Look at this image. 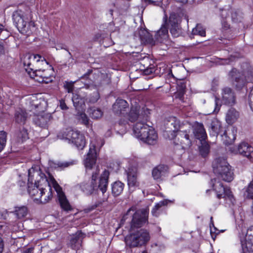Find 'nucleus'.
I'll return each mask as SVG.
<instances>
[{"label":"nucleus","mask_w":253,"mask_h":253,"mask_svg":"<svg viewBox=\"0 0 253 253\" xmlns=\"http://www.w3.org/2000/svg\"><path fill=\"white\" fill-rule=\"evenodd\" d=\"M168 25L170 33L173 37H177L181 33V29L177 20L170 18Z\"/></svg>","instance_id":"a878e982"},{"label":"nucleus","mask_w":253,"mask_h":253,"mask_svg":"<svg viewBox=\"0 0 253 253\" xmlns=\"http://www.w3.org/2000/svg\"><path fill=\"white\" fill-rule=\"evenodd\" d=\"M164 125L165 129L164 135L169 139H174L176 137V133L184 127V125H181L179 120L173 116L168 118L165 121Z\"/></svg>","instance_id":"1a4fd4ad"},{"label":"nucleus","mask_w":253,"mask_h":253,"mask_svg":"<svg viewBox=\"0 0 253 253\" xmlns=\"http://www.w3.org/2000/svg\"><path fill=\"white\" fill-rule=\"evenodd\" d=\"M97 153L95 150V144L91 143L89 151L86 155L84 161V165L86 169H92L93 166L96 163Z\"/></svg>","instance_id":"a211bd4d"},{"label":"nucleus","mask_w":253,"mask_h":253,"mask_svg":"<svg viewBox=\"0 0 253 253\" xmlns=\"http://www.w3.org/2000/svg\"><path fill=\"white\" fill-rule=\"evenodd\" d=\"M127 177V184L129 190L133 191L135 188L138 186L139 182L137 181V172L136 169L133 167L129 168L126 171Z\"/></svg>","instance_id":"2eb2a0df"},{"label":"nucleus","mask_w":253,"mask_h":253,"mask_svg":"<svg viewBox=\"0 0 253 253\" xmlns=\"http://www.w3.org/2000/svg\"><path fill=\"white\" fill-rule=\"evenodd\" d=\"M210 228H211V230H210V232H211V237L214 240L215 238H216V235L219 233V232H218L217 233H216V231H218V229L214 226V224H213V222L212 221L210 224Z\"/></svg>","instance_id":"8fccbe9b"},{"label":"nucleus","mask_w":253,"mask_h":253,"mask_svg":"<svg viewBox=\"0 0 253 253\" xmlns=\"http://www.w3.org/2000/svg\"><path fill=\"white\" fill-rule=\"evenodd\" d=\"M99 170L96 169L95 171H93L92 174L91 183H95V181L97 179V176L99 174Z\"/></svg>","instance_id":"603ef678"},{"label":"nucleus","mask_w":253,"mask_h":253,"mask_svg":"<svg viewBox=\"0 0 253 253\" xmlns=\"http://www.w3.org/2000/svg\"><path fill=\"white\" fill-rule=\"evenodd\" d=\"M48 70L42 69V68L38 67L36 69H35L33 72V75L30 74L32 78H34L33 76H35L36 77H39L40 79H36V80L40 83H48L52 81L50 78V75L48 74Z\"/></svg>","instance_id":"6ab92c4d"},{"label":"nucleus","mask_w":253,"mask_h":253,"mask_svg":"<svg viewBox=\"0 0 253 253\" xmlns=\"http://www.w3.org/2000/svg\"><path fill=\"white\" fill-rule=\"evenodd\" d=\"M219 80L218 79L214 78L212 80V84L213 87L217 86L218 84Z\"/></svg>","instance_id":"052dcab7"},{"label":"nucleus","mask_w":253,"mask_h":253,"mask_svg":"<svg viewBox=\"0 0 253 253\" xmlns=\"http://www.w3.org/2000/svg\"><path fill=\"white\" fill-rule=\"evenodd\" d=\"M156 40L159 42H163L164 40L168 37V26L167 20L162 25L161 28L158 30L155 35Z\"/></svg>","instance_id":"393cba45"},{"label":"nucleus","mask_w":253,"mask_h":253,"mask_svg":"<svg viewBox=\"0 0 253 253\" xmlns=\"http://www.w3.org/2000/svg\"><path fill=\"white\" fill-rule=\"evenodd\" d=\"M231 14V19L233 22H241L243 19V13L239 9L230 8L228 10L222 9L221 12V17L222 18H226L228 13Z\"/></svg>","instance_id":"f3484780"},{"label":"nucleus","mask_w":253,"mask_h":253,"mask_svg":"<svg viewBox=\"0 0 253 253\" xmlns=\"http://www.w3.org/2000/svg\"><path fill=\"white\" fill-rule=\"evenodd\" d=\"M210 128L211 135L216 136L222 131V129L223 128L221 123L216 119L212 121Z\"/></svg>","instance_id":"2f4dec72"},{"label":"nucleus","mask_w":253,"mask_h":253,"mask_svg":"<svg viewBox=\"0 0 253 253\" xmlns=\"http://www.w3.org/2000/svg\"><path fill=\"white\" fill-rule=\"evenodd\" d=\"M99 97V93L97 91H95L90 95L89 98V102L91 103H94L98 101Z\"/></svg>","instance_id":"de8ad7c7"},{"label":"nucleus","mask_w":253,"mask_h":253,"mask_svg":"<svg viewBox=\"0 0 253 253\" xmlns=\"http://www.w3.org/2000/svg\"><path fill=\"white\" fill-rule=\"evenodd\" d=\"M180 90L181 92L183 93L185 91V89L186 88V85L184 83H180Z\"/></svg>","instance_id":"680f3d73"},{"label":"nucleus","mask_w":253,"mask_h":253,"mask_svg":"<svg viewBox=\"0 0 253 253\" xmlns=\"http://www.w3.org/2000/svg\"><path fill=\"white\" fill-rule=\"evenodd\" d=\"M49 175L47 179L37 166L28 170V191L35 200H40L42 204L48 203L52 198L51 185L56 191L58 203L62 209L68 212L73 210L61 186L54 177Z\"/></svg>","instance_id":"f257e3e1"},{"label":"nucleus","mask_w":253,"mask_h":253,"mask_svg":"<svg viewBox=\"0 0 253 253\" xmlns=\"http://www.w3.org/2000/svg\"><path fill=\"white\" fill-rule=\"evenodd\" d=\"M57 137L61 139H64L69 143L74 145L78 149L82 150L85 145V140L84 135L78 130L66 129L59 132Z\"/></svg>","instance_id":"423d86ee"},{"label":"nucleus","mask_w":253,"mask_h":253,"mask_svg":"<svg viewBox=\"0 0 253 253\" xmlns=\"http://www.w3.org/2000/svg\"><path fill=\"white\" fill-rule=\"evenodd\" d=\"M139 36L141 40L152 45L155 44V41L152 36L145 29H141L139 31Z\"/></svg>","instance_id":"c756f323"},{"label":"nucleus","mask_w":253,"mask_h":253,"mask_svg":"<svg viewBox=\"0 0 253 253\" xmlns=\"http://www.w3.org/2000/svg\"><path fill=\"white\" fill-rule=\"evenodd\" d=\"M124 188V184L120 181L113 183L112 185V193L114 196L120 195Z\"/></svg>","instance_id":"c9c22d12"},{"label":"nucleus","mask_w":253,"mask_h":253,"mask_svg":"<svg viewBox=\"0 0 253 253\" xmlns=\"http://www.w3.org/2000/svg\"><path fill=\"white\" fill-rule=\"evenodd\" d=\"M216 181L215 179L211 180V184L214 188V190L216 193V196L218 199L224 198L225 200H228L232 204H234L235 199L230 189L228 187H225L223 184L220 182Z\"/></svg>","instance_id":"9d476101"},{"label":"nucleus","mask_w":253,"mask_h":253,"mask_svg":"<svg viewBox=\"0 0 253 253\" xmlns=\"http://www.w3.org/2000/svg\"><path fill=\"white\" fill-rule=\"evenodd\" d=\"M243 74L247 77L251 81L253 82V66H251L248 63H244L242 65Z\"/></svg>","instance_id":"f704fd0d"},{"label":"nucleus","mask_w":253,"mask_h":253,"mask_svg":"<svg viewBox=\"0 0 253 253\" xmlns=\"http://www.w3.org/2000/svg\"><path fill=\"white\" fill-rule=\"evenodd\" d=\"M245 248L249 252H253V236L246 238Z\"/></svg>","instance_id":"37998d69"},{"label":"nucleus","mask_w":253,"mask_h":253,"mask_svg":"<svg viewBox=\"0 0 253 253\" xmlns=\"http://www.w3.org/2000/svg\"><path fill=\"white\" fill-rule=\"evenodd\" d=\"M192 34L193 35H199L201 37H205L206 36V31L201 25L197 24L196 27L192 30Z\"/></svg>","instance_id":"58836bf2"},{"label":"nucleus","mask_w":253,"mask_h":253,"mask_svg":"<svg viewBox=\"0 0 253 253\" xmlns=\"http://www.w3.org/2000/svg\"><path fill=\"white\" fill-rule=\"evenodd\" d=\"M14 24L22 34H26L29 31V26H27V21L25 20L24 12L21 10L15 11L12 14Z\"/></svg>","instance_id":"9b49d317"},{"label":"nucleus","mask_w":253,"mask_h":253,"mask_svg":"<svg viewBox=\"0 0 253 253\" xmlns=\"http://www.w3.org/2000/svg\"><path fill=\"white\" fill-rule=\"evenodd\" d=\"M238 151L241 155L249 157L253 152V147L247 143L242 142L239 145Z\"/></svg>","instance_id":"7c9ffc66"},{"label":"nucleus","mask_w":253,"mask_h":253,"mask_svg":"<svg viewBox=\"0 0 253 253\" xmlns=\"http://www.w3.org/2000/svg\"><path fill=\"white\" fill-rule=\"evenodd\" d=\"M222 101L226 105L233 106L236 103V95L233 90L228 86L221 89Z\"/></svg>","instance_id":"4468645a"},{"label":"nucleus","mask_w":253,"mask_h":253,"mask_svg":"<svg viewBox=\"0 0 253 253\" xmlns=\"http://www.w3.org/2000/svg\"><path fill=\"white\" fill-rule=\"evenodd\" d=\"M239 114L234 108H231L228 110L226 116V121L228 124H232L238 118Z\"/></svg>","instance_id":"473e14b6"},{"label":"nucleus","mask_w":253,"mask_h":253,"mask_svg":"<svg viewBox=\"0 0 253 253\" xmlns=\"http://www.w3.org/2000/svg\"><path fill=\"white\" fill-rule=\"evenodd\" d=\"M127 124H128L127 120L125 119H121L118 123V125L123 126L126 125Z\"/></svg>","instance_id":"4d7b16f0"},{"label":"nucleus","mask_w":253,"mask_h":253,"mask_svg":"<svg viewBox=\"0 0 253 253\" xmlns=\"http://www.w3.org/2000/svg\"><path fill=\"white\" fill-rule=\"evenodd\" d=\"M89 117L94 120L101 119L103 115V111L99 108L93 107L89 108L87 110Z\"/></svg>","instance_id":"72a5a7b5"},{"label":"nucleus","mask_w":253,"mask_h":253,"mask_svg":"<svg viewBox=\"0 0 253 253\" xmlns=\"http://www.w3.org/2000/svg\"><path fill=\"white\" fill-rule=\"evenodd\" d=\"M79 120L82 122V123L86 126L88 127L89 125V120L87 115L83 112L79 113Z\"/></svg>","instance_id":"a19ab883"},{"label":"nucleus","mask_w":253,"mask_h":253,"mask_svg":"<svg viewBox=\"0 0 253 253\" xmlns=\"http://www.w3.org/2000/svg\"><path fill=\"white\" fill-rule=\"evenodd\" d=\"M140 111H141V112H142L140 110L139 106H136L135 107H132L127 115L128 121L132 123L135 122L138 119H141L142 118V115L140 114Z\"/></svg>","instance_id":"c85d7f7f"},{"label":"nucleus","mask_w":253,"mask_h":253,"mask_svg":"<svg viewBox=\"0 0 253 253\" xmlns=\"http://www.w3.org/2000/svg\"><path fill=\"white\" fill-rule=\"evenodd\" d=\"M33 248H29L24 250L22 253H33Z\"/></svg>","instance_id":"0e129e2a"},{"label":"nucleus","mask_w":253,"mask_h":253,"mask_svg":"<svg viewBox=\"0 0 253 253\" xmlns=\"http://www.w3.org/2000/svg\"><path fill=\"white\" fill-rule=\"evenodd\" d=\"M18 136L21 138L22 141L26 140L29 138L27 130L24 127H23L20 130Z\"/></svg>","instance_id":"09e8293b"},{"label":"nucleus","mask_w":253,"mask_h":253,"mask_svg":"<svg viewBox=\"0 0 253 253\" xmlns=\"http://www.w3.org/2000/svg\"><path fill=\"white\" fill-rule=\"evenodd\" d=\"M153 61L149 57H144L139 62V69L145 75H150L155 71V66L153 63Z\"/></svg>","instance_id":"dca6fc26"},{"label":"nucleus","mask_w":253,"mask_h":253,"mask_svg":"<svg viewBox=\"0 0 253 253\" xmlns=\"http://www.w3.org/2000/svg\"><path fill=\"white\" fill-rule=\"evenodd\" d=\"M249 103L251 110L253 111V85L249 95Z\"/></svg>","instance_id":"3c124183"},{"label":"nucleus","mask_w":253,"mask_h":253,"mask_svg":"<svg viewBox=\"0 0 253 253\" xmlns=\"http://www.w3.org/2000/svg\"><path fill=\"white\" fill-rule=\"evenodd\" d=\"M92 70H88L86 73L84 74L83 76L81 77V79H88V76L89 75L92 73Z\"/></svg>","instance_id":"13d9d810"},{"label":"nucleus","mask_w":253,"mask_h":253,"mask_svg":"<svg viewBox=\"0 0 253 253\" xmlns=\"http://www.w3.org/2000/svg\"><path fill=\"white\" fill-rule=\"evenodd\" d=\"M168 171V167L164 165H160L152 170V176L155 179H159L165 176Z\"/></svg>","instance_id":"bb28decb"},{"label":"nucleus","mask_w":253,"mask_h":253,"mask_svg":"<svg viewBox=\"0 0 253 253\" xmlns=\"http://www.w3.org/2000/svg\"><path fill=\"white\" fill-rule=\"evenodd\" d=\"M73 105L76 110L82 111L84 109L85 104L84 99L77 94H73L72 98Z\"/></svg>","instance_id":"cd10ccee"},{"label":"nucleus","mask_w":253,"mask_h":253,"mask_svg":"<svg viewBox=\"0 0 253 253\" xmlns=\"http://www.w3.org/2000/svg\"><path fill=\"white\" fill-rule=\"evenodd\" d=\"M135 136L149 145H154L157 142V134L154 129L144 123L138 122L133 126Z\"/></svg>","instance_id":"f03ea898"},{"label":"nucleus","mask_w":253,"mask_h":253,"mask_svg":"<svg viewBox=\"0 0 253 253\" xmlns=\"http://www.w3.org/2000/svg\"><path fill=\"white\" fill-rule=\"evenodd\" d=\"M4 244L2 240L0 237V253H2L3 250Z\"/></svg>","instance_id":"e2e57ef3"},{"label":"nucleus","mask_w":253,"mask_h":253,"mask_svg":"<svg viewBox=\"0 0 253 253\" xmlns=\"http://www.w3.org/2000/svg\"><path fill=\"white\" fill-rule=\"evenodd\" d=\"M149 232L141 229L126 235L125 238L126 247L129 248H140L145 246L150 240Z\"/></svg>","instance_id":"7ed1b4c3"},{"label":"nucleus","mask_w":253,"mask_h":253,"mask_svg":"<svg viewBox=\"0 0 253 253\" xmlns=\"http://www.w3.org/2000/svg\"><path fill=\"white\" fill-rule=\"evenodd\" d=\"M213 171L217 176L226 182H230L233 179V172L226 160L223 158L215 159L212 163Z\"/></svg>","instance_id":"20e7f679"},{"label":"nucleus","mask_w":253,"mask_h":253,"mask_svg":"<svg viewBox=\"0 0 253 253\" xmlns=\"http://www.w3.org/2000/svg\"><path fill=\"white\" fill-rule=\"evenodd\" d=\"M237 129L232 127L231 130H225L223 134H221L223 143L226 145L232 144L236 139Z\"/></svg>","instance_id":"4be33fe9"},{"label":"nucleus","mask_w":253,"mask_h":253,"mask_svg":"<svg viewBox=\"0 0 253 253\" xmlns=\"http://www.w3.org/2000/svg\"><path fill=\"white\" fill-rule=\"evenodd\" d=\"M157 2L156 1H154L153 0H149L146 4H152L154 5H157Z\"/></svg>","instance_id":"338daca9"},{"label":"nucleus","mask_w":253,"mask_h":253,"mask_svg":"<svg viewBox=\"0 0 253 253\" xmlns=\"http://www.w3.org/2000/svg\"><path fill=\"white\" fill-rule=\"evenodd\" d=\"M59 106L62 110H66L68 109V107L66 105L65 101L63 99H61L59 101Z\"/></svg>","instance_id":"864d4df0"},{"label":"nucleus","mask_w":253,"mask_h":253,"mask_svg":"<svg viewBox=\"0 0 253 253\" xmlns=\"http://www.w3.org/2000/svg\"><path fill=\"white\" fill-rule=\"evenodd\" d=\"M168 200H163L161 201L158 203L156 204L155 207L153 209L152 211V213L154 215L157 216L156 211L159 208L162 207V206H166L168 204Z\"/></svg>","instance_id":"c03bdc74"},{"label":"nucleus","mask_w":253,"mask_h":253,"mask_svg":"<svg viewBox=\"0 0 253 253\" xmlns=\"http://www.w3.org/2000/svg\"><path fill=\"white\" fill-rule=\"evenodd\" d=\"M99 204H95L92 206H89L88 207V208L85 209L84 210V211L85 212H89L91 211H92V210H93L94 209H95L96 207H97L98 206Z\"/></svg>","instance_id":"5fc2aeb1"},{"label":"nucleus","mask_w":253,"mask_h":253,"mask_svg":"<svg viewBox=\"0 0 253 253\" xmlns=\"http://www.w3.org/2000/svg\"><path fill=\"white\" fill-rule=\"evenodd\" d=\"M135 211V207L129 208L126 213L123 216L122 221H125L127 219V216L129 214H132V218L131 221V228H139L142 226L147 221L149 211L147 209L137 210L133 213L131 211Z\"/></svg>","instance_id":"0eeeda50"},{"label":"nucleus","mask_w":253,"mask_h":253,"mask_svg":"<svg viewBox=\"0 0 253 253\" xmlns=\"http://www.w3.org/2000/svg\"><path fill=\"white\" fill-rule=\"evenodd\" d=\"M76 161H72L70 162H58L57 163H55V167H59L61 168H64L68 167L70 166H72L76 163Z\"/></svg>","instance_id":"a18cd8bd"},{"label":"nucleus","mask_w":253,"mask_h":253,"mask_svg":"<svg viewBox=\"0 0 253 253\" xmlns=\"http://www.w3.org/2000/svg\"><path fill=\"white\" fill-rule=\"evenodd\" d=\"M190 132V128L188 126L187 129H184L183 128V129H179V131L176 134L178 141L183 149L190 148L192 145V141L189 135Z\"/></svg>","instance_id":"ddd939ff"},{"label":"nucleus","mask_w":253,"mask_h":253,"mask_svg":"<svg viewBox=\"0 0 253 253\" xmlns=\"http://www.w3.org/2000/svg\"><path fill=\"white\" fill-rule=\"evenodd\" d=\"M193 127V133L195 137L201 141L205 140L207 136L203 124L197 122Z\"/></svg>","instance_id":"5701e85b"},{"label":"nucleus","mask_w":253,"mask_h":253,"mask_svg":"<svg viewBox=\"0 0 253 253\" xmlns=\"http://www.w3.org/2000/svg\"><path fill=\"white\" fill-rule=\"evenodd\" d=\"M253 236V226L249 227L247 232L246 238Z\"/></svg>","instance_id":"6e6d98bb"},{"label":"nucleus","mask_w":253,"mask_h":253,"mask_svg":"<svg viewBox=\"0 0 253 253\" xmlns=\"http://www.w3.org/2000/svg\"><path fill=\"white\" fill-rule=\"evenodd\" d=\"M199 151L203 157H206L209 153L210 145L206 142L202 143V145L199 147Z\"/></svg>","instance_id":"ea45409f"},{"label":"nucleus","mask_w":253,"mask_h":253,"mask_svg":"<svg viewBox=\"0 0 253 253\" xmlns=\"http://www.w3.org/2000/svg\"><path fill=\"white\" fill-rule=\"evenodd\" d=\"M128 107V104L126 100L118 98L113 105V110L117 114H122Z\"/></svg>","instance_id":"b1692460"},{"label":"nucleus","mask_w":253,"mask_h":253,"mask_svg":"<svg viewBox=\"0 0 253 253\" xmlns=\"http://www.w3.org/2000/svg\"><path fill=\"white\" fill-rule=\"evenodd\" d=\"M6 141V133L4 131H0V152H1L5 145Z\"/></svg>","instance_id":"79ce46f5"},{"label":"nucleus","mask_w":253,"mask_h":253,"mask_svg":"<svg viewBox=\"0 0 253 253\" xmlns=\"http://www.w3.org/2000/svg\"><path fill=\"white\" fill-rule=\"evenodd\" d=\"M74 82L67 81L64 83V87L68 93L73 92L74 87Z\"/></svg>","instance_id":"49530a36"},{"label":"nucleus","mask_w":253,"mask_h":253,"mask_svg":"<svg viewBox=\"0 0 253 253\" xmlns=\"http://www.w3.org/2000/svg\"><path fill=\"white\" fill-rule=\"evenodd\" d=\"M85 236V235L81 231H78L75 234L73 235L70 242L71 248L74 250L79 249L82 246L83 239Z\"/></svg>","instance_id":"412c9836"},{"label":"nucleus","mask_w":253,"mask_h":253,"mask_svg":"<svg viewBox=\"0 0 253 253\" xmlns=\"http://www.w3.org/2000/svg\"><path fill=\"white\" fill-rule=\"evenodd\" d=\"M215 104L216 106H215V109H214V112H218L219 110L220 107L217 105V99L216 98H215Z\"/></svg>","instance_id":"774afa93"},{"label":"nucleus","mask_w":253,"mask_h":253,"mask_svg":"<svg viewBox=\"0 0 253 253\" xmlns=\"http://www.w3.org/2000/svg\"><path fill=\"white\" fill-rule=\"evenodd\" d=\"M16 215L17 218L24 217L28 213V209L26 206L15 207V210L13 212Z\"/></svg>","instance_id":"4c0bfd02"},{"label":"nucleus","mask_w":253,"mask_h":253,"mask_svg":"<svg viewBox=\"0 0 253 253\" xmlns=\"http://www.w3.org/2000/svg\"><path fill=\"white\" fill-rule=\"evenodd\" d=\"M109 174V171L105 170L100 177L98 186L96 184L91 182H83L80 184V187L81 190L86 195H90L98 189H99L102 194H104L107 189Z\"/></svg>","instance_id":"39448f33"},{"label":"nucleus","mask_w":253,"mask_h":253,"mask_svg":"<svg viewBox=\"0 0 253 253\" xmlns=\"http://www.w3.org/2000/svg\"><path fill=\"white\" fill-rule=\"evenodd\" d=\"M23 63L26 71L29 74L33 71L39 65L47 66L48 62L45 59L39 54H32L27 53L23 57Z\"/></svg>","instance_id":"6e6552de"},{"label":"nucleus","mask_w":253,"mask_h":253,"mask_svg":"<svg viewBox=\"0 0 253 253\" xmlns=\"http://www.w3.org/2000/svg\"><path fill=\"white\" fill-rule=\"evenodd\" d=\"M15 118L17 123L24 124L27 118V114L24 111L19 109L16 111Z\"/></svg>","instance_id":"e433bc0d"},{"label":"nucleus","mask_w":253,"mask_h":253,"mask_svg":"<svg viewBox=\"0 0 253 253\" xmlns=\"http://www.w3.org/2000/svg\"><path fill=\"white\" fill-rule=\"evenodd\" d=\"M52 120L51 114L44 113L43 115L35 117L33 121L35 125L41 127L47 128Z\"/></svg>","instance_id":"aec40b11"},{"label":"nucleus","mask_w":253,"mask_h":253,"mask_svg":"<svg viewBox=\"0 0 253 253\" xmlns=\"http://www.w3.org/2000/svg\"><path fill=\"white\" fill-rule=\"evenodd\" d=\"M223 20L221 21L222 26L226 30L229 28V25L227 23L226 21L224 20V18H222Z\"/></svg>","instance_id":"bf43d9fd"},{"label":"nucleus","mask_w":253,"mask_h":253,"mask_svg":"<svg viewBox=\"0 0 253 253\" xmlns=\"http://www.w3.org/2000/svg\"><path fill=\"white\" fill-rule=\"evenodd\" d=\"M4 53V48L2 43L0 41V54Z\"/></svg>","instance_id":"69168bd1"},{"label":"nucleus","mask_w":253,"mask_h":253,"mask_svg":"<svg viewBox=\"0 0 253 253\" xmlns=\"http://www.w3.org/2000/svg\"><path fill=\"white\" fill-rule=\"evenodd\" d=\"M229 75L232 78V84L235 88L237 90L242 89L247 84V81L244 75L235 68L232 70Z\"/></svg>","instance_id":"f8f14e48"}]
</instances>
